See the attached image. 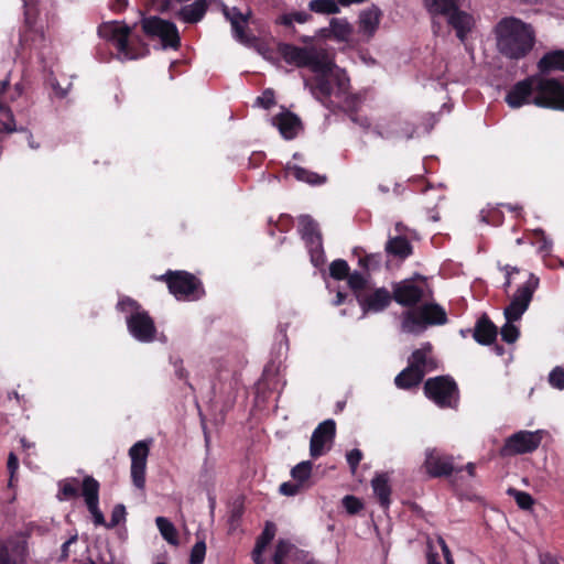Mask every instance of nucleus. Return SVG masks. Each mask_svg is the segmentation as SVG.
Wrapping results in <instances>:
<instances>
[{
  "instance_id": "69168bd1",
  "label": "nucleus",
  "mask_w": 564,
  "mask_h": 564,
  "mask_svg": "<svg viewBox=\"0 0 564 564\" xmlns=\"http://www.w3.org/2000/svg\"><path fill=\"white\" fill-rule=\"evenodd\" d=\"M117 308L122 312H127V311L138 312L140 308V304L135 300L127 296V297L121 299L118 302Z\"/></svg>"
},
{
  "instance_id": "4468645a",
  "label": "nucleus",
  "mask_w": 564,
  "mask_h": 564,
  "mask_svg": "<svg viewBox=\"0 0 564 564\" xmlns=\"http://www.w3.org/2000/svg\"><path fill=\"white\" fill-rule=\"evenodd\" d=\"M336 436V423L334 420H325L313 431L310 442V455L318 458L330 449Z\"/></svg>"
},
{
  "instance_id": "7c9ffc66",
  "label": "nucleus",
  "mask_w": 564,
  "mask_h": 564,
  "mask_svg": "<svg viewBox=\"0 0 564 564\" xmlns=\"http://www.w3.org/2000/svg\"><path fill=\"white\" fill-rule=\"evenodd\" d=\"M424 379V372L417 371L409 365L394 378V384L401 390L417 388Z\"/></svg>"
},
{
  "instance_id": "20e7f679",
  "label": "nucleus",
  "mask_w": 564,
  "mask_h": 564,
  "mask_svg": "<svg viewBox=\"0 0 564 564\" xmlns=\"http://www.w3.org/2000/svg\"><path fill=\"white\" fill-rule=\"evenodd\" d=\"M424 395L437 406L456 409L459 402V389L451 376L429 378L423 386Z\"/></svg>"
},
{
  "instance_id": "e433bc0d",
  "label": "nucleus",
  "mask_w": 564,
  "mask_h": 564,
  "mask_svg": "<svg viewBox=\"0 0 564 564\" xmlns=\"http://www.w3.org/2000/svg\"><path fill=\"white\" fill-rule=\"evenodd\" d=\"M288 173L293 175L297 181L310 185H322L327 181L325 175L312 172L299 165H288Z\"/></svg>"
},
{
  "instance_id": "5fc2aeb1",
  "label": "nucleus",
  "mask_w": 564,
  "mask_h": 564,
  "mask_svg": "<svg viewBox=\"0 0 564 564\" xmlns=\"http://www.w3.org/2000/svg\"><path fill=\"white\" fill-rule=\"evenodd\" d=\"M256 105L263 108L270 109L275 105V94L272 88H267L256 99Z\"/></svg>"
},
{
  "instance_id": "bb28decb",
  "label": "nucleus",
  "mask_w": 564,
  "mask_h": 564,
  "mask_svg": "<svg viewBox=\"0 0 564 564\" xmlns=\"http://www.w3.org/2000/svg\"><path fill=\"white\" fill-rule=\"evenodd\" d=\"M209 8V0H196L191 4L181 7L175 13L176 18L187 24L202 21Z\"/></svg>"
},
{
  "instance_id": "39448f33",
  "label": "nucleus",
  "mask_w": 564,
  "mask_h": 564,
  "mask_svg": "<svg viewBox=\"0 0 564 564\" xmlns=\"http://www.w3.org/2000/svg\"><path fill=\"white\" fill-rule=\"evenodd\" d=\"M279 52L283 59L290 65L307 67L312 72H324L327 69V54L318 52L313 47H300L283 43L279 45Z\"/></svg>"
},
{
  "instance_id": "2eb2a0df",
  "label": "nucleus",
  "mask_w": 564,
  "mask_h": 564,
  "mask_svg": "<svg viewBox=\"0 0 564 564\" xmlns=\"http://www.w3.org/2000/svg\"><path fill=\"white\" fill-rule=\"evenodd\" d=\"M129 333L141 343H151L155 339L156 327L147 311H138L127 317Z\"/></svg>"
},
{
  "instance_id": "58836bf2",
  "label": "nucleus",
  "mask_w": 564,
  "mask_h": 564,
  "mask_svg": "<svg viewBox=\"0 0 564 564\" xmlns=\"http://www.w3.org/2000/svg\"><path fill=\"white\" fill-rule=\"evenodd\" d=\"M437 549H440L443 553L445 564H454V560L452 556V553L449 551V547L447 546L445 540L441 536L437 538L435 543H429L427 544V563L426 564H441L437 556Z\"/></svg>"
},
{
  "instance_id": "79ce46f5",
  "label": "nucleus",
  "mask_w": 564,
  "mask_h": 564,
  "mask_svg": "<svg viewBox=\"0 0 564 564\" xmlns=\"http://www.w3.org/2000/svg\"><path fill=\"white\" fill-rule=\"evenodd\" d=\"M338 0H311L307 4L311 12L317 14H337L340 12Z\"/></svg>"
},
{
  "instance_id": "c03bdc74",
  "label": "nucleus",
  "mask_w": 564,
  "mask_h": 564,
  "mask_svg": "<svg viewBox=\"0 0 564 564\" xmlns=\"http://www.w3.org/2000/svg\"><path fill=\"white\" fill-rule=\"evenodd\" d=\"M156 527L163 539L172 545L178 544V533L174 524L164 517L155 519Z\"/></svg>"
},
{
  "instance_id": "1a4fd4ad",
  "label": "nucleus",
  "mask_w": 564,
  "mask_h": 564,
  "mask_svg": "<svg viewBox=\"0 0 564 564\" xmlns=\"http://www.w3.org/2000/svg\"><path fill=\"white\" fill-rule=\"evenodd\" d=\"M542 431H519L506 438L499 451L501 457L516 456L534 452L541 444Z\"/></svg>"
},
{
  "instance_id": "338daca9",
  "label": "nucleus",
  "mask_w": 564,
  "mask_h": 564,
  "mask_svg": "<svg viewBox=\"0 0 564 564\" xmlns=\"http://www.w3.org/2000/svg\"><path fill=\"white\" fill-rule=\"evenodd\" d=\"M302 486L299 482L286 481L281 484L280 492L284 496H295L300 492Z\"/></svg>"
},
{
  "instance_id": "f257e3e1",
  "label": "nucleus",
  "mask_w": 564,
  "mask_h": 564,
  "mask_svg": "<svg viewBox=\"0 0 564 564\" xmlns=\"http://www.w3.org/2000/svg\"><path fill=\"white\" fill-rule=\"evenodd\" d=\"M495 32L499 52L510 59L524 58L535 43L532 26L514 17L501 19L497 23Z\"/></svg>"
},
{
  "instance_id": "393cba45",
  "label": "nucleus",
  "mask_w": 564,
  "mask_h": 564,
  "mask_svg": "<svg viewBox=\"0 0 564 564\" xmlns=\"http://www.w3.org/2000/svg\"><path fill=\"white\" fill-rule=\"evenodd\" d=\"M29 538L21 531L7 540L9 546V563L25 564L29 556Z\"/></svg>"
},
{
  "instance_id": "ea45409f",
  "label": "nucleus",
  "mask_w": 564,
  "mask_h": 564,
  "mask_svg": "<svg viewBox=\"0 0 564 564\" xmlns=\"http://www.w3.org/2000/svg\"><path fill=\"white\" fill-rule=\"evenodd\" d=\"M9 87V80L4 79L0 82V113L3 116L1 121L2 128L6 132L12 133L17 131L13 113L10 108L2 101L3 94Z\"/></svg>"
},
{
  "instance_id": "412c9836",
  "label": "nucleus",
  "mask_w": 564,
  "mask_h": 564,
  "mask_svg": "<svg viewBox=\"0 0 564 564\" xmlns=\"http://www.w3.org/2000/svg\"><path fill=\"white\" fill-rule=\"evenodd\" d=\"M272 124L278 128L279 132L285 140L296 138L302 129V121L295 113L283 110L271 119Z\"/></svg>"
},
{
  "instance_id": "864d4df0",
  "label": "nucleus",
  "mask_w": 564,
  "mask_h": 564,
  "mask_svg": "<svg viewBox=\"0 0 564 564\" xmlns=\"http://www.w3.org/2000/svg\"><path fill=\"white\" fill-rule=\"evenodd\" d=\"M500 334L503 341L507 344H513L518 340L520 330L516 325H513V322L507 321V323L502 326Z\"/></svg>"
},
{
  "instance_id": "4be33fe9",
  "label": "nucleus",
  "mask_w": 564,
  "mask_h": 564,
  "mask_svg": "<svg viewBox=\"0 0 564 564\" xmlns=\"http://www.w3.org/2000/svg\"><path fill=\"white\" fill-rule=\"evenodd\" d=\"M433 346L431 343H424L415 349L408 359V365L417 371L426 372L437 369V361L432 356Z\"/></svg>"
},
{
  "instance_id": "ddd939ff",
  "label": "nucleus",
  "mask_w": 564,
  "mask_h": 564,
  "mask_svg": "<svg viewBox=\"0 0 564 564\" xmlns=\"http://www.w3.org/2000/svg\"><path fill=\"white\" fill-rule=\"evenodd\" d=\"M149 454L150 443L147 441H139L134 443L129 449L132 484L134 487L141 490H143L145 487V473Z\"/></svg>"
},
{
  "instance_id": "4d7b16f0",
  "label": "nucleus",
  "mask_w": 564,
  "mask_h": 564,
  "mask_svg": "<svg viewBox=\"0 0 564 564\" xmlns=\"http://www.w3.org/2000/svg\"><path fill=\"white\" fill-rule=\"evenodd\" d=\"M349 78L345 73H336L334 75V83L336 85V93L335 95L337 97L344 96L348 93L350 84Z\"/></svg>"
},
{
  "instance_id": "5701e85b",
  "label": "nucleus",
  "mask_w": 564,
  "mask_h": 564,
  "mask_svg": "<svg viewBox=\"0 0 564 564\" xmlns=\"http://www.w3.org/2000/svg\"><path fill=\"white\" fill-rule=\"evenodd\" d=\"M498 336V327L484 313L475 323L473 328V338L482 346H490L495 344Z\"/></svg>"
},
{
  "instance_id": "72a5a7b5",
  "label": "nucleus",
  "mask_w": 564,
  "mask_h": 564,
  "mask_svg": "<svg viewBox=\"0 0 564 564\" xmlns=\"http://www.w3.org/2000/svg\"><path fill=\"white\" fill-rule=\"evenodd\" d=\"M275 535V525L271 522H267L263 531L258 536L256 546L252 552V558L254 564H263L261 556L267 546L272 542Z\"/></svg>"
},
{
  "instance_id": "4c0bfd02",
  "label": "nucleus",
  "mask_w": 564,
  "mask_h": 564,
  "mask_svg": "<svg viewBox=\"0 0 564 564\" xmlns=\"http://www.w3.org/2000/svg\"><path fill=\"white\" fill-rule=\"evenodd\" d=\"M381 15V10L376 6L364 10L360 14V28L362 31L372 35L379 26Z\"/></svg>"
},
{
  "instance_id": "de8ad7c7",
  "label": "nucleus",
  "mask_w": 564,
  "mask_h": 564,
  "mask_svg": "<svg viewBox=\"0 0 564 564\" xmlns=\"http://www.w3.org/2000/svg\"><path fill=\"white\" fill-rule=\"evenodd\" d=\"M59 486V491H58V499L59 500H63V499H74V498H77L79 496V490H78V487H79V481L77 478H70V479H65L63 481H61L58 484Z\"/></svg>"
},
{
  "instance_id": "f8f14e48",
  "label": "nucleus",
  "mask_w": 564,
  "mask_h": 564,
  "mask_svg": "<svg viewBox=\"0 0 564 564\" xmlns=\"http://www.w3.org/2000/svg\"><path fill=\"white\" fill-rule=\"evenodd\" d=\"M423 466L432 478L448 477L453 473L462 471V468L455 467L452 455L445 454L437 448L426 449Z\"/></svg>"
},
{
  "instance_id": "09e8293b",
  "label": "nucleus",
  "mask_w": 564,
  "mask_h": 564,
  "mask_svg": "<svg viewBox=\"0 0 564 564\" xmlns=\"http://www.w3.org/2000/svg\"><path fill=\"white\" fill-rule=\"evenodd\" d=\"M313 469V463L311 460H304L295 465L291 470L292 478L303 486L311 477Z\"/></svg>"
},
{
  "instance_id": "774afa93",
  "label": "nucleus",
  "mask_w": 564,
  "mask_h": 564,
  "mask_svg": "<svg viewBox=\"0 0 564 564\" xmlns=\"http://www.w3.org/2000/svg\"><path fill=\"white\" fill-rule=\"evenodd\" d=\"M48 531L46 527H42L40 524H36L34 522L29 523L25 529L22 531L29 539L34 535H43Z\"/></svg>"
},
{
  "instance_id": "49530a36",
  "label": "nucleus",
  "mask_w": 564,
  "mask_h": 564,
  "mask_svg": "<svg viewBox=\"0 0 564 564\" xmlns=\"http://www.w3.org/2000/svg\"><path fill=\"white\" fill-rule=\"evenodd\" d=\"M356 254L359 256L358 265L365 270L367 273L370 271H377L381 267L382 262V256L381 253H365L360 256V253H364V250L355 249L354 251Z\"/></svg>"
},
{
  "instance_id": "f3484780",
  "label": "nucleus",
  "mask_w": 564,
  "mask_h": 564,
  "mask_svg": "<svg viewBox=\"0 0 564 564\" xmlns=\"http://www.w3.org/2000/svg\"><path fill=\"white\" fill-rule=\"evenodd\" d=\"M392 293L386 288H376L357 296L362 314L380 313L386 311L392 302Z\"/></svg>"
},
{
  "instance_id": "6ab92c4d",
  "label": "nucleus",
  "mask_w": 564,
  "mask_h": 564,
  "mask_svg": "<svg viewBox=\"0 0 564 564\" xmlns=\"http://www.w3.org/2000/svg\"><path fill=\"white\" fill-rule=\"evenodd\" d=\"M536 76L527 77L516 83L507 93L505 101L512 109H518L524 105L532 104L535 95Z\"/></svg>"
},
{
  "instance_id": "a18cd8bd",
  "label": "nucleus",
  "mask_w": 564,
  "mask_h": 564,
  "mask_svg": "<svg viewBox=\"0 0 564 564\" xmlns=\"http://www.w3.org/2000/svg\"><path fill=\"white\" fill-rule=\"evenodd\" d=\"M368 278L369 274L364 275L358 271H354L352 273H349V275L347 276V284L351 292L354 293L356 300L358 295H362L367 291L369 282Z\"/></svg>"
},
{
  "instance_id": "aec40b11",
  "label": "nucleus",
  "mask_w": 564,
  "mask_h": 564,
  "mask_svg": "<svg viewBox=\"0 0 564 564\" xmlns=\"http://www.w3.org/2000/svg\"><path fill=\"white\" fill-rule=\"evenodd\" d=\"M24 25L20 31L19 45L24 48L26 46L36 45L44 41V32L36 28V10L24 0Z\"/></svg>"
},
{
  "instance_id": "6e6552de",
  "label": "nucleus",
  "mask_w": 564,
  "mask_h": 564,
  "mask_svg": "<svg viewBox=\"0 0 564 564\" xmlns=\"http://www.w3.org/2000/svg\"><path fill=\"white\" fill-rule=\"evenodd\" d=\"M426 276L415 273L412 278L392 283V300L404 307H414L424 299Z\"/></svg>"
},
{
  "instance_id": "680f3d73",
  "label": "nucleus",
  "mask_w": 564,
  "mask_h": 564,
  "mask_svg": "<svg viewBox=\"0 0 564 564\" xmlns=\"http://www.w3.org/2000/svg\"><path fill=\"white\" fill-rule=\"evenodd\" d=\"M126 518V507L121 503L116 505L111 512L110 522H107L106 528H115L121 523Z\"/></svg>"
},
{
  "instance_id": "a878e982",
  "label": "nucleus",
  "mask_w": 564,
  "mask_h": 564,
  "mask_svg": "<svg viewBox=\"0 0 564 564\" xmlns=\"http://www.w3.org/2000/svg\"><path fill=\"white\" fill-rule=\"evenodd\" d=\"M447 17L448 24L455 30L456 36L464 42L474 25V18L471 14L463 11L457 7L456 10L451 11Z\"/></svg>"
},
{
  "instance_id": "c9c22d12",
  "label": "nucleus",
  "mask_w": 564,
  "mask_h": 564,
  "mask_svg": "<svg viewBox=\"0 0 564 564\" xmlns=\"http://www.w3.org/2000/svg\"><path fill=\"white\" fill-rule=\"evenodd\" d=\"M427 326L445 325L448 322L445 310L436 303H425L421 305Z\"/></svg>"
},
{
  "instance_id": "7ed1b4c3",
  "label": "nucleus",
  "mask_w": 564,
  "mask_h": 564,
  "mask_svg": "<svg viewBox=\"0 0 564 564\" xmlns=\"http://www.w3.org/2000/svg\"><path fill=\"white\" fill-rule=\"evenodd\" d=\"M139 24L143 35L150 41H159L162 50H180L182 40L174 22L149 15L142 17Z\"/></svg>"
},
{
  "instance_id": "9b49d317",
  "label": "nucleus",
  "mask_w": 564,
  "mask_h": 564,
  "mask_svg": "<svg viewBox=\"0 0 564 564\" xmlns=\"http://www.w3.org/2000/svg\"><path fill=\"white\" fill-rule=\"evenodd\" d=\"M327 69L324 72H313L315 74L314 77L310 79H305V87H308L312 95L321 101L326 108H332L334 102L332 100V95L334 94L333 82L329 78V75L333 72L334 64L326 56Z\"/></svg>"
},
{
  "instance_id": "9d476101",
  "label": "nucleus",
  "mask_w": 564,
  "mask_h": 564,
  "mask_svg": "<svg viewBox=\"0 0 564 564\" xmlns=\"http://www.w3.org/2000/svg\"><path fill=\"white\" fill-rule=\"evenodd\" d=\"M538 285L539 279L531 273L529 279L518 288L510 304L505 308V317L508 322H517L522 317L532 301Z\"/></svg>"
},
{
  "instance_id": "bf43d9fd",
  "label": "nucleus",
  "mask_w": 564,
  "mask_h": 564,
  "mask_svg": "<svg viewBox=\"0 0 564 564\" xmlns=\"http://www.w3.org/2000/svg\"><path fill=\"white\" fill-rule=\"evenodd\" d=\"M206 554V544L204 541H197L191 552L189 564H202Z\"/></svg>"
},
{
  "instance_id": "0e129e2a",
  "label": "nucleus",
  "mask_w": 564,
  "mask_h": 564,
  "mask_svg": "<svg viewBox=\"0 0 564 564\" xmlns=\"http://www.w3.org/2000/svg\"><path fill=\"white\" fill-rule=\"evenodd\" d=\"M362 456H364L362 452L358 448H354L347 453V455H346L347 463L352 473H355L357 470V467L360 464Z\"/></svg>"
},
{
  "instance_id": "8fccbe9b",
  "label": "nucleus",
  "mask_w": 564,
  "mask_h": 564,
  "mask_svg": "<svg viewBox=\"0 0 564 564\" xmlns=\"http://www.w3.org/2000/svg\"><path fill=\"white\" fill-rule=\"evenodd\" d=\"M350 273V268L346 260L336 259L329 264V275L337 281L346 280Z\"/></svg>"
},
{
  "instance_id": "cd10ccee",
  "label": "nucleus",
  "mask_w": 564,
  "mask_h": 564,
  "mask_svg": "<svg viewBox=\"0 0 564 564\" xmlns=\"http://www.w3.org/2000/svg\"><path fill=\"white\" fill-rule=\"evenodd\" d=\"M224 13L225 17L230 21L235 39H237L241 43L249 42L250 39L247 35L246 30L250 13L243 14L236 7L231 10L225 9Z\"/></svg>"
},
{
  "instance_id": "473e14b6",
  "label": "nucleus",
  "mask_w": 564,
  "mask_h": 564,
  "mask_svg": "<svg viewBox=\"0 0 564 564\" xmlns=\"http://www.w3.org/2000/svg\"><path fill=\"white\" fill-rule=\"evenodd\" d=\"M386 252L394 258L404 260L413 253V247L408 238L397 236L390 238L386 243Z\"/></svg>"
},
{
  "instance_id": "a19ab883",
  "label": "nucleus",
  "mask_w": 564,
  "mask_h": 564,
  "mask_svg": "<svg viewBox=\"0 0 564 564\" xmlns=\"http://www.w3.org/2000/svg\"><path fill=\"white\" fill-rule=\"evenodd\" d=\"M424 6L432 15H444L456 10L460 0H424Z\"/></svg>"
},
{
  "instance_id": "6e6d98bb",
  "label": "nucleus",
  "mask_w": 564,
  "mask_h": 564,
  "mask_svg": "<svg viewBox=\"0 0 564 564\" xmlns=\"http://www.w3.org/2000/svg\"><path fill=\"white\" fill-rule=\"evenodd\" d=\"M343 506L349 514H357L364 508L362 501L352 495L343 498Z\"/></svg>"
},
{
  "instance_id": "a211bd4d",
  "label": "nucleus",
  "mask_w": 564,
  "mask_h": 564,
  "mask_svg": "<svg viewBox=\"0 0 564 564\" xmlns=\"http://www.w3.org/2000/svg\"><path fill=\"white\" fill-rule=\"evenodd\" d=\"M313 564V557L310 552L300 549L289 540H279L272 557V564Z\"/></svg>"
},
{
  "instance_id": "423d86ee",
  "label": "nucleus",
  "mask_w": 564,
  "mask_h": 564,
  "mask_svg": "<svg viewBox=\"0 0 564 564\" xmlns=\"http://www.w3.org/2000/svg\"><path fill=\"white\" fill-rule=\"evenodd\" d=\"M97 32L101 39L111 42L116 46L118 53L123 55L126 58L137 59L140 57V55L129 42L131 36V28L124 22H102L98 26Z\"/></svg>"
},
{
  "instance_id": "0eeeda50",
  "label": "nucleus",
  "mask_w": 564,
  "mask_h": 564,
  "mask_svg": "<svg viewBox=\"0 0 564 564\" xmlns=\"http://www.w3.org/2000/svg\"><path fill=\"white\" fill-rule=\"evenodd\" d=\"M532 104L540 108L564 111V85L556 78L536 76Z\"/></svg>"
},
{
  "instance_id": "dca6fc26",
  "label": "nucleus",
  "mask_w": 564,
  "mask_h": 564,
  "mask_svg": "<svg viewBox=\"0 0 564 564\" xmlns=\"http://www.w3.org/2000/svg\"><path fill=\"white\" fill-rule=\"evenodd\" d=\"M82 496L84 497L87 510L93 517L94 524L106 527L107 522L99 509V489L100 485L93 476H85L82 481Z\"/></svg>"
},
{
  "instance_id": "f704fd0d",
  "label": "nucleus",
  "mask_w": 564,
  "mask_h": 564,
  "mask_svg": "<svg viewBox=\"0 0 564 564\" xmlns=\"http://www.w3.org/2000/svg\"><path fill=\"white\" fill-rule=\"evenodd\" d=\"M371 486L380 506L384 509L389 508L391 502V487L388 476L384 474L376 476L371 481Z\"/></svg>"
},
{
  "instance_id": "f03ea898",
  "label": "nucleus",
  "mask_w": 564,
  "mask_h": 564,
  "mask_svg": "<svg viewBox=\"0 0 564 564\" xmlns=\"http://www.w3.org/2000/svg\"><path fill=\"white\" fill-rule=\"evenodd\" d=\"M155 280L166 283L169 292L178 301H197L205 295L202 281L187 271L167 270Z\"/></svg>"
},
{
  "instance_id": "c85d7f7f",
  "label": "nucleus",
  "mask_w": 564,
  "mask_h": 564,
  "mask_svg": "<svg viewBox=\"0 0 564 564\" xmlns=\"http://www.w3.org/2000/svg\"><path fill=\"white\" fill-rule=\"evenodd\" d=\"M538 69L543 75L553 70L564 72V51L555 50L545 53L538 62Z\"/></svg>"
},
{
  "instance_id": "13d9d810",
  "label": "nucleus",
  "mask_w": 564,
  "mask_h": 564,
  "mask_svg": "<svg viewBox=\"0 0 564 564\" xmlns=\"http://www.w3.org/2000/svg\"><path fill=\"white\" fill-rule=\"evenodd\" d=\"M306 247L308 248L313 265L317 268L323 264L325 259L322 240L318 241V245H306Z\"/></svg>"
},
{
  "instance_id": "b1692460",
  "label": "nucleus",
  "mask_w": 564,
  "mask_h": 564,
  "mask_svg": "<svg viewBox=\"0 0 564 564\" xmlns=\"http://www.w3.org/2000/svg\"><path fill=\"white\" fill-rule=\"evenodd\" d=\"M427 327L421 306L409 307L401 315V330L406 334L419 335Z\"/></svg>"
},
{
  "instance_id": "3c124183",
  "label": "nucleus",
  "mask_w": 564,
  "mask_h": 564,
  "mask_svg": "<svg viewBox=\"0 0 564 564\" xmlns=\"http://www.w3.org/2000/svg\"><path fill=\"white\" fill-rule=\"evenodd\" d=\"M507 494L516 500L518 507L522 510H530L534 505L533 497L525 491H520L516 488H509Z\"/></svg>"
},
{
  "instance_id": "37998d69",
  "label": "nucleus",
  "mask_w": 564,
  "mask_h": 564,
  "mask_svg": "<svg viewBox=\"0 0 564 564\" xmlns=\"http://www.w3.org/2000/svg\"><path fill=\"white\" fill-rule=\"evenodd\" d=\"M312 19H313V15L310 12H306V11H293V12L281 14L275 20V23L280 24V25H283L285 28L293 29L294 28L293 26L294 22L303 24V23L312 21Z\"/></svg>"
},
{
  "instance_id": "2f4dec72",
  "label": "nucleus",
  "mask_w": 564,
  "mask_h": 564,
  "mask_svg": "<svg viewBox=\"0 0 564 564\" xmlns=\"http://www.w3.org/2000/svg\"><path fill=\"white\" fill-rule=\"evenodd\" d=\"M300 227L299 231L302 236V239L306 245H318V241L322 240V235L318 229V224L308 215H303L300 217Z\"/></svg>"
},
{
  "instance_id": "052dcab7",
  "label": "nucleus",
  "mask_w": 564,
  "mask_h": 564,
  "mask_svg": "<svg viewBox=\"0 0 564 564\" xmlns=\"http://www.w3.org/2000/svg\"><path fill=\"white\" fill-rule=\"evenodd\" d=\"M550 384L558 390L564 389V369L560 366L555 367L549 375Z\"/></svg>"
},
{
  "instance_id": "c756f323",
  "label": "nucleus",
  "mask_w": 564,
  "mask_h": 564,
  "mask_svg": "<svg viewBox=\"0 0 564 564\" xmlns=\"http://www.w3.org/2000/svg\"><path fill=\"white\" fill-rule=\"evenodd\" d=\"M321 35L325 37H334L337 41H347L352 33L351 25L345 19L333 18L328 28L321 31Z\"/></svg>"
},
{
  "instance_id": "603ef678",
  "label": "nucleus",
  "mask_w": 564,
  "mask_h": 564,
  "mask_svg": "<svg viewBox=\"0 0 564 564\" xmlns=\"http://www.w3.org/2000/svg\"><path fill=\"white\" fill-rule=\"evenodd\" d=\"M345 96V99H344V109L346 112L349 113V117L350 119L354 121V122H358V117H357V111H358V107H359V98L358 96L356 95H344Z\"/></svg>"
},
{
  "instance_id": "e2e57ef3",
  "label": "nucleus",
  "mask_w": 564,
  "mask_h": 564,
  "mask_svg": "<svg viewBox=\"0 0 564 564\" xmlns=\"http://www.w3.org/2000/svg\"><path fill=\"white\" fill-rule=\"evenodd\" d=\"M7 468L10 475L8 486L13 487L15 481V474L19 469V459L13 452H10L8 455Z\"/></svg>"
}]
</instances>
